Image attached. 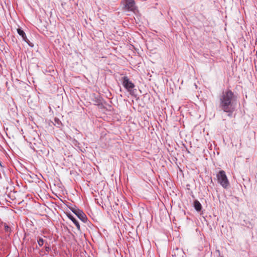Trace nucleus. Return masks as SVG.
<instances>
[{"mask_svg": "<svg viewBox=\"0 0 257 257\" xmlns=\"http://www.w3.org/2000/svg\"><path fill=\"white\" fill-rule=\"evenodd\" d=\"M234 98V93L230 89L222 92L219 98V108L224 112L228 113L230 116L234 111L233 100Z\"/></svg>", "mask_w": 257, "mask_h": 257, "instance_id": "obj_1", "label": "nucleus"}, {"mask_svg": "<svg viewBox=\"0 0 257 257\" xmlns=\"http://www.w3.org/2000/svg\"><path fill=\"white\" fill-rule=\"evenodd\" d=\"M4 230H5V232L9 233V234L10 235V234L11 233V232L12 231L11 228L6 223H4Z\"/></svg>", "mask_w": 257, "mask_h": 257, "instance_id": "obj_10", "label": "nucleus"}, {"mask_svg": "<svg viewBox=\"0 0 257 257\" xmlns=\"http://www.w3.org/2000/svg\"><path fill=\"white\" fill-rule=\"evenodd\" d=\"M122 84L124 88L128 92L132 93L133 89L135 87V84L133 83L127 76H123L122 78Z\"/></svg>", "mask_w": 257, "mask_h": 257, "instance_id": "obj_5", "label": "nucleus"}, {"mask_svg": "<svg viewBox=\"0 0 257 257\" xmlns=\"http://www.w3.org/2000/svg\"><path fill=\"white\" fill-rule=\"evenodd\" d=\"M69 209L82 222L85 223L87 221V216L81 210L78 208L76 206L70 207Z\"/></svg>", "mask_w": 257, "mask_h": 257, "instance_id": "obj_4", "label": "nucleus"}, {"mask_svg": "<svg viewBox=\"0 0 257 257\" xmlns=\"http://www.w3.org/2000/svg\"><path fill=\"white\" fill-rule=\"evenodd\" d=\"M37 242L39 246H42L45 243V241L41 237H38Z\"/></svg>", "mask_w": 257, "mask_h": 257, "instance_id": "obj_11", "label": "nucleus"}, {"mask_svg": "<svg viewBox=\"0 0 257 257\" xmlns=\"http://www.w3.org/2000/svg\"><path fill=\"white\" fill-rule=\"evenodd\" d=\"M45 249L46 251H47L48 252L50 251L51 250V247L49 246H45Z\"/></svg>", "mask_w": 257, "mask_h": 257, "instance_id": "obj_12", "label": "nucleus"}, {"mask_svg": "<svg viewBox=\"0 0 257 257\" xmlns=\"http://www.w3.org/2000/svg\"><path fill=\"white\" fill-rule=\"evenodd\" d=\"M193 206L197 212H200L202 209V206L198 200H195L193 202Z\"/></svg>", "mask_w": 257, "mask_h": 257, "instance_id": "obj_8", "label": "nucleus"}, {"mask_svg": "<svg viewBox=\"0 0 257 257\" xmlns=\"http://www.w3.org/2000/svg\"><path fill=\"white\" fill-rule=\"evenodd\" d=\"M0 167L1 168H2V171H4V166L3 165L2 163L1 162H0Z\"/></svg>", "mask_w": 257, "mask_h": 257, "instance_id": "obj_13", "label": "nucleus"}, {"mask_svg": "<svg viewBox=\"0 0 257 257\" xmlns=\"http://www.w3.org/2000/svg\"><path fill=\"white\" fill-rule=\"evenodd\" d=\"M218 252H219V257H223V256L220 255V252H219V251H218Z\"/></svg>", "mask_w": 257, "mask_h": 257, "instance_id": "obj_15", "label": "nucleus"}, {"mask_svg": "<svg viewBox=\"0 0 257 257\" xmlns=\"http://www.w3.org/2000/svg\"><path fill=\"white\" fill-rule=\"evenodd\" d=\"M122 9L124 11L133 12L134 13L137 10L135 0H123Z\"/></svg>", "mask_w": 257, "mask_h": 257, "instance_id": "obj_3", "label": "nucleus"}, {"mask_svg": "<svg viewBox=\"0 0 257 257\" xmlns=\"http://www.w3.org/2000/svg\"><path fill=\"white\" fill-rule=\"evenodd\" d=\"M17 32L19 34V35L20 36H21L23 40L26 42L29 45V46L31 47H33L34 46V45L32 43H31L30 41L28 39L25 32L22 29V28H18L17 29Z\"/></svg>", "mask_w": 257, "mask_h": 257, "instance_id": "obj_6", "label": "nucleus"}, {"mask_svg": "<svg viewBox=\"0 0 257 257\" xmlns=\"http://www.w3.org/2000/svg\"><path fill=\"white\" fill-rule=\"evenodd\" d=\"M68 217L76 225L77 228L79 230L80 229V226L78 221L72 215L71 213H68L67 214Z\"/></svg>", "mask_w": 257, "mask_h": 257, "instance_id": "obj_7", "label": "nucleus"}, {"mask_svg": "<svg viewBox=\"0 0 257 257\" xmlns=\"http://www.w3.org/2000/svg\"><path fill=\"white\" fill-rule=\"evenodd\" d=\"M173 252H174V254H172V256H176V252H175L174 250L173 251Z\"/></svg>", "mask_w": 257, "mask_h": 257, "instance_id": "obj_14", "label": "nucleus"}, {"mask_svg": "<svg viewBox=\"0 0 257 257\" xmlns=\"http://www.w3.org/2000/svg\"><path fill=\"white\" fill-rule=\"evenodd\" d=\"M53 124L57 127H60L62 123L59 118L55 117L54 119Z\"/></svg>", "mask_w": 257, "mask_h": 257, "instance_id": "obj_9", "label": "nucleus"}, {"mask_svg": "<svg viewBox=\"0 0 257 257\" xmlns=\"http://www.w3.org/2000/svg\"><path fill=\"white\" fill-rule=\"evenodd\" d=\"M178 249H179L178 248H176V250H178Z\"/></svg>", "mask_w": 257, "mask_h": 257, "instance_id": "obj_16", "label": "nucleus"}, {"mask_svg": "<svg viewBox=\"0 0 257 257\" xmlns=\"http://www.w3.org/2000/svg\"><path fill=\"white\" fill-rule=\"evenodd\" d=\"M216 177L218 183H219L223 188L226 189L229 187V182L224 171H219L216 175Z\"/></svg>", "mask_w": 257, "mask_h": 257, "instance_id": "obj_2", "label": "nucleus"}]
</instances>
